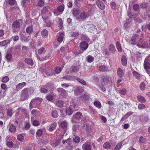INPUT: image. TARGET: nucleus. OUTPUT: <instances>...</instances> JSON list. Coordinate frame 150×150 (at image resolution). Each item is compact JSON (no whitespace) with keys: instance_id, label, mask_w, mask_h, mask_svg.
Returning a JSON list of instances; mask_svg holds the SVG:
<instances>
[{"instance_id":"f257e3e1","label":"nucleus","mask_w":150,"mask_h":150,"mask_svg":"<svg viewBox=\"0 0 150 150\" xmlns=\"http://www.w3.org/2000/svg\"><path fill=\"white\" fill-rule=\"evenodd\" d=\"M28 89V88H26L22 91L20 98V99L21 101H24L28 98L29 96Z\"/></svg>"},{"instance_id":"f03ea898","label":"nucleus","mask_w":150,"mask_h":150,"mask_svg":"<svg viewBox=\"0 0 150 150\" xmlns=\"http://www.w3.org/2000/svg\"><path fill=\"white\" fill-rule=\"evenodd\" d=\"M47 68H43L41 71L45 77L49 76L53 74L54 73L51 68L46 69Z\"/></svg>"},{"instance_id":"7ed1b4c3","label":"nucleus","mask_w":150,"mask_h":150,"mask_svg":"<svg viewBox=\"0 0 150 150\" xmlns=\"http://www.w3.org/2000/svg\"><path fill=\"white\" fill-rule=\"evenodd\" d=\"M22 22H23L21 19H18L14 21L12 24L13 29L16 30L19 28L21 25Z\"/></svg>"},{"instance_id":"20e7f679","label":"nucleus","mask_w":150,"mask_h":150,"mask_svg":"<svg viewBox=\"0 0 150 150\" xmlns=\"http://www.w3.org/2000/svg\"><path fill=\"white\" fill-rule=\"evenodd\" d=\"M80 16H78L76 18V19L79 21H80L81 20H84L89 16H88L87 13L84 11H81L80 12Z\"/></svg>"},{"instance_id":"39448f33","label":"nucleus","mask_w":150,"mask_h":150,"mask_svg":"<svg viewBox=\"0 0 150 150\" xmlns=\"http://www.w3.org/2000/svg\"><path fill=\"white\" fill-rule=\"evenodd\" d=\"M141 39L139 35L137 34H134L132 37L131 41L132 42V44H134L136 41L139 42Z\"/></svg>"},{"instance_id":"423d86ee","label":"nucleus","mask_w":150,"mask_h":150,"mask_svg":"<svg viewBox=\"0 0 150 150\" xmlns=\"http://www.w3.org/2000/svg\"><path fill=\"white\" fill-rule=\"evenodd\" d=\"M88 46V44L85 41H82L80 44V48L83 51L87 49Z\"/></svg>"},{"instance_id":"0eeeda50","label":"nucleus","mask_w":150,"mask_h":150,"mask_svg":"<svg viewBox=\"0 0 150 150\" xmlns=\"http://www.w3.org/2000/svg\"><path fill=\"white\" fill-rule=\"evenodd\" d=\"M9 132L12 133H15L16 132V127L13 124L9 123L8 126Z\"/></svg>"},{"instance_id":"6e6552de","label":"nucleus","mask_w":150,"mask_h":150,"mask_svg":"<svg viewBox=\"0 0 150 150\" xmlns=\"http://www.w3.org/2000/svg\"><path fill=\"white\" fill-rule=\"evenodd\" d=\"M42 99L41 98L38 97L33 99L31 101L30 104H38L42 102Z\"/></svg>"},{"instance_id":"1a4fd4ad","label":"nucleus","mask_w":150,"mask_h":150,"mask_svg":"<svg viewBox=\"0 0 150 150\" xmlns=\"http://www.w3.org/2000/svg\"><path fill=\"white\" fill-rule=\"evenodd\" d=\"M96 3L98 7L101 10H103L105 9V5L101 1L98 0L96 1Z\"/></svg>"},{"instance_id":"9d476101","label":"nucleus","mask_w":150,"mask_h":150,"mask_svg":"<svg viewBox=\"0 0 150 150\" xmlns=\"http://www.w3.org/2000/svg\"><path fill=\"white\" fill-rule=\"evenodd\" d=\"M109 67L105 65L100 66L99 67V70L100 71L104 72L110 71Z\"/></svg>"},{"instance_id":"9b49d317","label":"nucleus","mask_w":150,"mask_h":150,"mask_svg":"<svg viewBox=\"0 0 150 150\" xmlns=\"http://www.w3.org/2000/svg\"><path fill=\"white\" fill-rule=\"evenodd\" d=\"M58 34H59V36L58 37L57 40L58 42L61 43L63 41L64 36V32L63 31H60Z\"/></svg>"},{"instance_id":"f8f14e48","label":"nucleus","mask_w":150,"mask_h":150,"mask_svg":"<svg viewBox=\"0 0 150 150\" xmlns=\"http://www.w3.org/2000/svg\"><path fill=\"white\" fill-rule=\"evenodd\" d=\"M81 11H80L79 9L78 8H74L72 10V13L73 16L76 19V18L78 16V15L79 14Z\"/></svg>"},{"instance_id":"ddd939ff","label":"nucleus","mask_w":150,"mask_h":150,"mask_svg":"<svg viewBox=\"0 0 150 150\" xmlns=\"http://www.w3.org/2000/svg\"><path fill=\"white\" fill-rule=\"evenodd\" d=\"M108 50L112 54H114L116 49L114 45L112 43L110 44L108 46Z\"/></svg>"},{"instance_id":"4468645a","label":"nucleus","mask_w":150,"mask_h":150,"mask_svg":"<svg viewBox=\"0 0 150 150\" xmlns=\"http://www.w3.org/2000/svg\"><path fill=\"white\" fill-rule=\"evenodd\" d=\"M26 83L25 82H23L19 83L16 86V90L17 91H18L21 90L23 87L25 86Z\"/></svg>"},{"instance_id":"2eb2a0df","label":"nucleus","mask_w":150,"mask_h":150,"mask_svg":"<svg viewBox=\"0 0 150 150\" xmlns=\"http://www.w3.org/2000/svg\"><path fill=\"white\" fill-rule=\"evenodd\" d=\"M75 78H76V76L68 75L65 76L63 77L64 79L69 81H73Z\"/></svg>"},{"instance_id":"dca6fc26","label":"nucleus","mask_w":150,"mask_h":150,"mask_svg":"<svg viewBox=\"0 0 150 150\" xmlns=\"http://www.w3.org/2000/svg\"><path fill=\"white\" fill-rule=\"evenodd\" d=\"M144 67L146 69H150V63L146 59L145 60L144 63Z\"/></svg>"},{"instance_id":"f3484780","label":"nucleus","mask_w":150,"mask_h":150,"mask_svg":"<svg viewBox=\"0 0 150 150\" xmlns=\"http://www.w3.org/2000/svg\"><path fill=\"white\" fill-rule=\"evenodd\" d=\"M117 73L119 77L122 78L123 76L124 75L123 71L121 68H118L117 69Z\"/></svg>"},{"instance_id":"a211bd4d","label":"nucleus","mask_w":150,"mask_h":150,"mask_svg":"<svg viewBox=\"0 0 150 150\" xmlns=\"http://www.w3.org/2000/svg\"><path fill=\"white\" fill-rule=\"evenodd\" d=\"M33 31V25L28 27L26 29V32L27 33L32 34Z\"/></svg>"},{"instance_id":"6ab92c4d","label":"nucleus","mask_w":150,"mask_h":150,"mask_svg":"<svg viewBox=\"0 0 150 150\" xmlns=\"http://www.w3.org/2000/svg\"><path fill=\"white\" fill-rule=\"evenodd\" d=\"M25 62L29 65L32 66L33 65V60L29 58H25L24 60Z\"/></svg>"},{"instance_id":"aec40b11","label":"nucleus","mask_w":150,"mask_h":150,"mask_svg":"<svg viewBox=\"0 0 150 150\" xmlns=\"http://www.w3.org/2000/svg\"><path fill=\"white\" fill-rule=\"evenodd\" d=\"M83 150H90L91 148L90 144H84L82 146Z\"/></svg>"},{"instance_id":"412c9836","label":"nucleus","mask_w":150,"mask_h":150,"mask_svg":"<svg viewBox=\"0 0 150 150\" xmlns=\"http://www.w3.org/2000/svg\"><path fill=\"white\" fill-rule=\"evenodd\" d=\"M73 116L75 119L79 120L81 119L82 116V115L81 112H78L74 114Z\"/></svg>"},{"instance_id":"4be33fe9","label":"nucleus","mask_w":150,"mask_h":150,"mask_svg":"<svg viewBox=\"0 0 150 150\" xmlns=\"http://www.w3.org/2000/svg\"><path fill=\"white\" fill-rule=\"evenodd\" d=\"M57 125V124L56 122H54L51 125L49 128V130L50 131L52 132L56 128Z\"/></svg>"},{"instance_id":"5701e85b","label":"nucleus","mask_w":150,"mask_h":150,"mask_svg":"<svg viewBox=\"0 0 150 150\" xmlns=\"http://www.w3.org/2000/svg\"><path fill=\"white\" fill-rule=\"evenodd\" d=\"M60 142L61 141L59 140L56 139L54 140L51 143V144L52 146H56L59 144Z\"/></svg>"},{"instance_id":"b1692460","label":"nucleus","mask_w":150,"mask_h":150,"mask_svg":"<svg viewBox=\"0 0 150 150\" xmlns=\"http://www.w3.org/2000/svg\"><path fill=\"white\" fill-rule=\"evenodd\" d=\"M137 99L139 101L142 103H145L146 101L145 98L141 95L138 96L137 97Z\"/></svg>"},{"instance_id":"393cba45","label":"nucleus","mask_w":150,"mask_h":150,"mask_svg":"<svg viewBox=\"0 0 150 150\" xmlns=\"http://www.w3.org/2000/svg\"><path fill=\"white\" fill-rule=\"evenodd\" d=\"M30 0H23L21 3L23 6L24 7H27L30 3Z\"/></svg>"},{"instance_id":"a878e982","label":"nucleus","mask_w":150,"mask_h":150,"mask_svg":"<svg viewBox=\"0 0 150 150\" xmlns=\"http://www.w3.org/2000/svg\"><path fill=\"white\" fill-rule=\"evenodd\" d=\"M43 134V131L42 129H38L36 132V137H41Z\"/></svg>"},{"instance_id":"bb28decb","label":"nucleus","mask_w":150,"mask_h":150,"mask_svg":"<svg viewBox=\"0 0 150 150\" xmlns=\"http://www.w3.org/2000/svg\"><path fill=\"white\" fill-rule=\"evenodd\" d=\"M116 45L118 52H121L122 51V49L120 42L118 41L116 43Z\"/></svg>"},{"instance_id":"cd10ccee","label":"nucleus","mask_w":150,"mask_h":150,"mask_svg":"<svg viewBox=\"0 0 150 150\" xmlns=\"http://www.w3.org/2000/svg\"><path fill=\"white\" fill-rule=\"evenodd\" d=\"M67 123L66 121H63L61 123L60 125V127L64 129H66L67 127Z\"/></svg>"},{"instance_id":"c85d7f7f","label":"nucleus","mask_w":150,"mask_h":150,"mask_svg":"<svg viewBox=\"0 0 150 150\" xmlns=\"http://www.w3.org/2000/svg\"><path fill=\"white\" fill-rule=\"evenodd\" d=\"M121 62L122 64L124 66H125L127 64V60L126 57L123 55L121 58Z\"/></svg>"},{"instance_id":"c756f323","label":"nucleus","mask_w":150,"mask_h":150,"mask_svg":"<svg viewBox=\"0 0 150 150\" xmlns=\"http://www.w3.org/2000/svg\"><path fill=\"white\" fill-rule=\"evenodd\" d=\"M6 144L7 146L9 148H13V143L11 141H7L6 142Z\"/></svg>"},{"instance_id":"7c9ffc66","label":"nucleus","mask_w":150,"mask_h":150,"mask_svg":"<svg viewBox=\"0 0 150 150\" xmlns=\"http://www.w3.org/2000/svg\"><path fill=\"white\" fill-rule=\"evenodd\" d=\"M64 5H60L58 6L57 10L59 12L60 14H61L64 11Z\"/></svg>"},{"instance_id":"2f4dec72","label":"nucleus","mask_w":150,"mask_h":150,"mask_svg":"<svg viewBox=\"0 0 150 150\" xmlns=\"http://www.w3.org/2000/svg\"><path fill=\"white\" fill-rule=\"evenodd\" d=\"M103 147L106 149H110L111 147V145L110 143L108 142H106L103 144Z\"/></svg>"},{"instance_id":"473e14b6","label":"nucleus","mask_w":150,"mask_h":150,"mask_svg":"<svg viewBox=\"0 0 150 150\" xmlns=\"http://www.w3.org/2000/svg\"><path fill=\"white\" fill-rule=\"evenodd\" d=\"M75 79H76L79 82L83 85L84 86L86 85V83L84 80L79 78H77L76 77L75 78Z\"/></svg>"},{"instance_id":"72a5a7b5","label":"nucleus","mask_w":150,"mask_h":150,"mask_svg":"<svg viewBox=\"0 0 150 150\" xmlns=\"http://www.w3.org/2000/svg\"><path fill=\"white\" fill-rule=\"evenodd\" d=\"M94 105L98 108L100 109L101 107V104L98 100L95 101L93 102Z\"/></svg>"},{"instance_id":"f704fd0d","label":"nucleus","mask_w":150,"mask_h":150,"mask_svg":"<svg viewBox=\"0 0 150 150\" xmlns=\"http://www.w3.org/2000/svg\"><path fill=\"white\" fill-rule=\"evenodd\" d=\"M122 143L120 142L118 143L116 146L113 150H120L122 146Z\"/></svg>"},{"instance_id":"c9c22d12","label":"nucleus","mask_w":150,"mask_h":150,"mask_svg":"<svg viewBox=\"0 0 150 150\" xmlns=\"http://www.w3.org/2000/svg\"><path fill=\"white\" fill-rule=\"evenodd\" d=\"M119 92L120 95H124L126 93L127 90L125 88H123L119 90Z\"/></svg>"},{"instance_id":"e433bc0d","label":"nucleus","mask_w":150,"mask_h":150,"mask_svg":"<svg viewBox=\"0 0 150 150\" xmlns=\"http://www.w3.org/2000/svg\"><path fill=\"white\" fill-rule=\"evenodd\" d=\"M42 36L43 37H46L48 35L47 31L46 29L43 30L41 32Z\"/></svg>"},{"instance_id":"4c0bfd02","label":"nucleus","mask_w":150,"mask_h":150,"mask_svg":"<svg viewBox=\"0 0 150 150\" xmlns=\"http://www.w3.org/2000/svg\"><path fill=\"white\" fill-rule=\"evenodd\" d=\"M45 52V48L43 47H40L38 50V53L39 55H40L42 53L44 54Z\"/></svg>"},{"instance_id":"58836bf2","label":"nucleus","mask_w":150,"mask_h":150,"mask_svg":"<svg viewBox=\"0 0 150 150\" xmlns=\"http://www.w3.org/2000/svg\"><path fill=\"white\" fill-rule=\"evenodd\" d=\"M79 35V32H73L71 33L70 36L72 38H76Z\"/></svg>"},{"instance_id":"ea45409f","label":"nucleus","mask_w":150,"mask_h":150,"mask_svg":"<svg viewBox=\"0 0 150 150\" xmlns=\"http://www.w3.org/2000/svg\"><path fill=\"white\" fill-rule=\"evenodd\" d=\"M94 58L92 56L89 55L86 57L87 61L88 62L91 63L94 60Z\"/></svg>"},{"instance_id":"a19ab883","label":"nucleus","mask_w":150,"mask_h":150,"mask_svg":"<svg viewBox=\"0 0 150 150\" xmlns=\"http://www.w3.org/2000/svg\"><path fill=\"white\" fill-rule=\"evenodd\" d=\"M64 102L62 100H59L56 103L57 106L58 107H62L64 105Z\"/></svg>"},{"instance_id":"79ce46f5","label":"nucleus","mask_w":150,"mask_h":150,"mask_svg":"<svg viewBox=\"0 0 150 150\" xmlns=\"http://www.w3.org/2000/svg\"><path fill=\"white\" fill-rule=\"evenodd\" d=\"M51 115L54 118L57 117L59 116L57 111L56 110L52 111Z\"/></svg>"},{"instance_id":"37998d69","label":"nucleus","mask_w":150,"mask_h":150,"mask_svg":"<svg viewBox=\"0 0 150 150\" xmlns=\"http://www.w3.org/2000/svg\"><path fill=\"white\" fill-rule=\"evenodd\" d=\"M17 138L18 141H21L23 140L24 137L23 134H20L17 135Z\"/></svg>"},{"instance_id":"c03bdc74","label":"nucleus","mask_w":150,"mask_h":150,"mask_svg":"<svg viewBox=\"0 0 150 150\" xmlns=\"http://www.w3.org/2000/svg\"><path fill=\"white\" fill-rule=\"evenodd\" d=\"M73 142L76 143H78L80 141V138L78 136L74 137L73 139Z\"/></svg>"},{"instance_id":"a18cd8bd","label":"nucleus","mask_w":150,"mask_h":150,"mask_svg":"<svg viewBox=\"0 0 150 150\" xmlns=\"http://www.w3.org/2000/svg\"><path fill=\"white\" fill-rule=\"evenodd\" d=\"M54 71L56 74H58L62 71V69L60 67H57L55 68Z\"/></svg>"},{"instance_id":"49530a36","label":"nucleus","mask_w":150,"mask_h":150,"mask_svg":"<svg viewBox=\"0 0 150 150\" xmlns=\"http://www.w3.org/2000/svg\"><path fill=\"white\" fill-rule=\"evenodd\" d=\"M9 80V78L8 76H5L3 77L1 80V82L4 83H7Z\"/></svg>"},{"instance_id":"de8ad7c7","label":"nucleus","mask_w":150,"mask_h":150,"mask_svg":"<svg viewBox=\"0 0 150 150\" xmlns=\"http://www.w3.org/2000/svg\"><path fill=\"white\" fill-rule=\"evenodd\" d=\"M71 70L72 72H77L79 70V68L77 66L73 67L71 68Z\"/></svg>"},{"instance_id":"09e8293b","label":"nucleus","mask_w":150,"mask_h":150,"mask_svg":"<svg viewBox=\"0 0 150 150\" xmlns=\"http://www.w3.org/2000/svg\"><path fill=\"white\" fill-rule=\"evenodd\" d=\"M8 4L11 6L14 5L16 2L15 0H7Z\"/></svg>"},{"instance_id":"8fccbe9b","label":"nucleus","mask_w":150,"mask_h":150,"mask_svg":"<svg viewBox=\"0 0 150 150\" xmlns=\"http://www.w3.org/2000/svg\"><path fill=\"white\" fill-rule=\"evenodd\" d=\"M66 112L67 114L70 115L73 113V110L70 108H69L67 109Z\"/></svg>"},{"instance_id":"3c124183","label":"nucleus","mask_w":150,"mask_h":150,"mask_svg":"<svg viewBox=\"0 0 150 150\" xmlns=\"http://www.w3.org/2000/svg\"><path fill=\"white\" fill-rule=\"evenodd\" d=\"M81 38L83 40H85L88 42H89L90 41V39L89 38L85 35H83L82 36Z\"/></svg>"},{"instance_id":"603ef678","label":"nucleus","mask_w":150,"mask_h":150,"mask_svg":"<svg viewBox=\"0 0 150 150\" xmlns=\"http://www.w3.org/2000/svg\"><path fill=\"white\" fill-rule=\"evenodd\" d=\"M44 1L43 0H40L38 1V6L42 7L44 6Z\"/></svg>"},{"instance_id":"864d4df0","label":"nucleus","mask_w":150,"mask_h":150,"mask_svg":"<svg viewBox=\"0 0 150 150\" xmlns=\"http://www.w3.org/2000/svg\"><path fill=\"white\" fill-rule=\"evenodd\" d=\"M145 138L143 136H141L139 138V142L140 143H144L145 142Z\"/></svg>"},{"instance_id":"5fc2aeb1","label":"nucleus","mask_w":150,"mask_h":150,"mask_svg":"<svg viewBox=\"0 0 150 150\" xmlns=\"http://www.w3.org/2000/svg\"><path fill=\"white\" fill-rule=\"evenodd\" d=\"M47 88L43 86V87H41L40 88V92L42 93H46L48 91V90Z\"/></svg>"},{"instance_id":"6e6d98bb","label":"nucleus","mask_w":150,"mask_h":150,"mask_svg":"<svg viewBox=\"0 0 150 150\" xmlns=\"http://www.w3.org/2000/svg\"><path fill=\"white\" fill-rule=\"evenodd\" d=\"M84 89L82 87H77L76 89V91L79 93H81L83 91Z\"/></svg>"},{"instance_id":"4d7b16f0","label":"nucleus","mask_w":150,"mask_h":150,"mask_svg":"<svg viewBox=\"0 0 150 150\" xmlns=\"http://www.w3.org/2000/svg\"><path fill=\"white\" fill-rule=\"evenodd\" d=\"M110 6L112 9L115 10L116 8V5L115 2H112L110 4Z\"/></svg>"},{"instance_id":"13d9d810","label":"nucleus","mask_w":150,"mask_h":150,"mask_svg":"<svg viewBox=\"0 0 150 150\" xmlns=\"http://www.w3.org/2000/svg\"><path fill=\"white\" fill-rule=\"evenodd\" d=\"M45 22L46 23V25L47 26H50L52 24V22L51 21L48 19L45 20Z\"/></svg>"},{"instance_id":"bf43d9fd","label":"nucleus","mask_w":150,"mask_h":150,"mask_svg":"<svg viewBox=\"0 0 150 150\" xmlns=\"http://www.w3.org/2000/svg\"><path fill=\"white\" fill-rule=\"evenodd\" d=\"M53 85V84L52 83L49 82L47 83L44 86V87L47 89L50 88Z\"/></svg>"},{"instance_id":"052dcab7","label":"nucleus","mask_w":150,"mask_h":150,"mask_svg":"<svg viewBox=\"0 0 150 150\" xmlns=\"http://www.w3.org/2000/svg\"><path fill=\"white\" fill-rule=\"evenodd\" d=\"M66 148L68 150H72L73 149V147L71 145V143L69 142V143H68V144Z\"/></svg>"},{"instance_id":"680f3d73","label":"nucleus","mask_w":150,"mask_h":150,"mask_svg":"<svg viewBox=\"0 0 150 150\" xmlns=\"http://www.w3.org/2000/svg\"><path fill=\"white\" fill-rule=\"evenodd\" d=\"M1 87L2 89L4 90L5 91H6L7 89V85L5 84H4V83L1 84Z\"/></svg>"},{"instance_id":"e2e57ef3","label":"nucleus","mask_w":150,"mask_h":150,"mask_svg":"<svg viewBox=\"0 0 150 150\" xmlns=\"http://www.w3.org/2000/svg\"><path fill=\"white\" fill-rule=\"evenodd\" d=\"M132 74L137 79L139 78L140 75L137 72L135 71H134L132 73Z\"/></svg>"},{"instance_id":"0e129e2a","label":"nucleus","mask_w":150,"mask_h":150,"mask_svg":"<svg viewBox=\"0 0 150 150\" xmlns=\"http://www.w3.org/2000/svg\"><path fill=\"white\" fill-rule=\"evenodd\" d=\"M82 98L84 100H88L89 98V96L88 94H84L82 96Z\"/></svg>"},{"instance_id":"69168bd1","label":"nucleus","mask_w":150,"mask_h":150,"mask_svg":"<svg viewBox=\"0 0 150 150\" xmlns=\"http://www.w3.org/2000/svg\"><path fill=\"white\" fill-rule=\"evenodd\" d=\"M145 88V84L144 82L142 83L139 86V88L142 91L144 90Z\"/></svg>"},{"instance_id":"338daca9","label":"nucleus","mask_w":150,"mask_h":150,"mask_svg":"<svg viewBox=\"0 0 150 150\" xmlns=\"http://www.w3.org/2000/svg\"><path fill=\"white\" fill-rule=\"evenodd\" d=\"M89 110L91 111L93 114H95L97 113V111L95 110L94 108L91 106H89Z\"/></svg>"},{"instance_id":"774afa93","label":"nucleus","mask_w":150,"mask_h":150,"mask_svg":"<svg viewBox=\"0 0 150 150\" xmlns=\"http://www.w3.org/2000/svg\"><path fill=\"white\" fill-rule=\"evenodd\" d=\"M33 125L35 126H37L40 125V123L37 120H34L33 122Z\"/></svg>"}]
</instances>
